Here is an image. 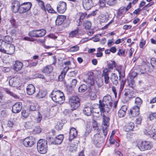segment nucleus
I'll list each match as a JSON object with an SVG mask.
<instances>
[{
	"mask_svg": "<svg viewBox=\"0 0 156 156\" xmlns=\"http://www.w3.org/2000/svg\"><path fill=\"white\" fill-rule=\"evenodd\" d=\"M133 92L130 89H125L124 95L126 98H131L134 97L133 95Z\"/></svg>",
	"mask_w": 156,
	"mask_h": 156,
	"instance_id": "nucleus-30",
	"label": "nucleus"
},
{
	"mask_svg": "<svg viewBox=\"0 0 156 156\" xmlns=\"http://www.w3.org/2000/svg\"><path fill=\"white\" fill-rule=\"evenodd\" d=\"M99 5L101 7H104L105 5V0H100Z\"/></svg>",
	"mask_w": 156,
	"mask_h": 156,
	"instance_id": "nucleus-61",
	"label": "nucleus"
},
{
	"mask_svg": "<svg viewBox=\"0 0 156 156\" xmlns=\"http://www.w3.org/2000/svg\"><path fill=\"white\" fill-rule=\"evenodd\" d=\"M109 118L103 114L102 126L103 133L105 136H106L107 134L108 127L109 126Z\"/></svg>",
	"mask_w": 156,
	"mask_h": 156,
	"instance_id": "nucleus-4",
	"label": "nucleus"
},
{
	"mask_svg": "<svg viewBox=\"0 0 156 156\" xmlns=\"http://www.w3.org/2000/svg\"><path fill=\"white\" fill-rule=\"evenodd\" d=\"M22 116L25 118L27 117L29 115L28 110L23 109L21 112Z\"/></svg>",
	"mask_w": 156,
	"mask_h": 156,
	"instance_id": "nucleus-51",
	"label": "nucleus"
},
{
	"mask_svg": "<svg viewBox=\"0 0 156 156\" xmlns=\"http://www.w3.org/2000/svg\"><path fill=\"white\" fill-rule=\"evenodd\" d=\"M69 103L72 111H74L76 109L80 104L79 98L76 96L70 97L69 99Z\"/></svg>",
	"mask_w": 156,
	"mask_h": 156,
	"instance_id": "nucleus-3",
	"label": "nucleus"
},
{
	"mask_svg": "<svg viewBox=\"0 0 156 156\" xmlns=\"http://www.w3.org/2000/svg\"><path fill=\"white\" fill-rule=\"evenodd\" d=\"M78 15L79 17L80 22H81L87 16V14L86 12H79Z\"/></svg>",
	"mask_w": 156,
	"mask_h": 156,
	"instance_id": "nucleus-46",
	"label": "nucleus"
},
{
	"mask_svg": "<svg viewBox=\"0 0 156 156\" xmlns=\"http://www.w3.org/2000/svg\"><path fill=\"white\" fill-rule=\"evenodd\" d=\"M92 109L91 104L90 103H87L85 105L83 109V113L87 116H90L91 115Z\"/></svg>",
	"mask_w": 156,
	"mask_h": 156,
	"instance_id": "nucleus-15",
	"label": "nucleus"
},
{
	"mask_svg": "<svg viewBox=\"0 0 156 156\" xmlns=\"http://www.w3.org/2000/svg\"><path fill=\"white\" fill-rule=\"evenodd\" d=\"M69 69V67H65L62 70L61 74L58 76V78L59 81H62L64 79L66 73Z\"/></svg>",
	"mask_w": 156,
	"mask_h": 156,
	"instance_id": "nucleus-29",
	"label": "nucleus"
},
{
	"mask_svg": "<svg viewBox=\"0 0 156 156\" xmlns=\"http://www.w3.org/2000/svg\"><path fill=\"white\" fill-rule=\"evenodd\" d=\"M128 83L129 86L132 88H133L135 87V82L134 80H133V79H130V80L128 79Z\"/></svg>",
	"mask_w": 156,
	"mask_h": 156,
	"instance_id": "nucleus-50",
	"label": "nucleus"
},
{
	"mask_svg": "<svg viewBox=\"0 0 156 156\" xmlns=\"http://www.w3.org/2000/svg\"><path fill=\"white\" fill-rule=\"evenodd\" d=\"M5 53L8 54H13L15 51V47L12 44L7 43H5Z\"/></svg>",
	"mask_w": 156,
	"mask_h": 156,
	"instance_id": "nucleus-13",
	"label": "nucleus"
},
{
	"mask_svg": "<svg viewBox=\"0 0 156 156\" xmlns=\"http://www.w3.org/2000/svg\"><path fill=\"white\" fill-rule=\"evenodd\" d=\"M142 103V101L140 98L137 97L136 98L135 103L136 105L135 106L138 107L140 108Z\"/></svg>",
	"mask_w": 156,
	"mask_h": 156,
	"instance_id": "nucleus-43",
	"label": "nucleus"
},
{
	"mask_svg": "<svg viewBox=\"0 0 156 156\" xmlns=\"http://www.w3.org/2000/svg\"><path fill=\"white\" fill-rule=\"evenodd\" d=\"M64 139L63 135L60 134L56 136L54 139V141H52V143L55 144H60L62 142Z\"/></svg>",
	"mask_w": 156,
	"mask_h": 156,
	"instance_id": "nucleus-27",
	"label": "nucleus"
},
{
	"mask_svg": "<svg viewBox=\"0 0 156 156\" xmlns=\"http://www.w3.org/2000/svg\"><path fill=\"white\" fill-rule=\"evenodd\" d=\"M51 95L52 100L56 103L61 104L64 101L65 97L64 94L60 90L53 91Z\"/></svg>",
	"mask_w": 156,
	"mask_h": 156,
	"instance_id": "nucleus-1",
	"label": "nucleus"
},
{
	"mask_svg": "<svg viewBox=\"0 0 156 156\" xmlns=\"http://www.w3.org/2000/svg\"><path fill=\"white\" fill-rule=\"evenodd\" d=\"M87 87L86 85L83 84L79 87L78 91L80 92H84L87 90Z\"/></svg>",
	"mask_w": 156,
	"mask_h": 156,
	"instance_id": "nucleus-44",
	"label": "nucleus"
},
{
	"mask_svg": "<svg viewBox=\"0 0 156 156\" xmlns=\"http://www.w3.org/2000/svg\"><path fill=\"white\" fill-rule=\"evenodd\" d=\"M137 73L136 72L131 70L129 74V76L130 79H133L137 75Z\"/></svg>",
	"mask_w": 156,
	"mask_h": 156,
	"instance_id": "nucleus-54",
	"label": "nucleus"
},
{
	"mask_svg": "<svg viewBox=\"0 0 156 156\" xmlns=\"http://www.w3.org/2000/svg\"><path fill=\"white\" fill-rule=\"evenodd\" d=\"M77 71L74 70L68 73V75L69 77H73L75 76L77 74Z\"/></svg>",
	"mask_w": 156,
	"mask_h": 156,
	"instance_id": "nucleus-56",
	"label": "nucleus"
},
{
	"mask_svg": "<svg viewBox=\"0 0 156 156\" xmlns=\"http://www.w3.org/2000/svg\"><path fill=\"white\" fill-rule=\"evenodd\" d=\"M66 16H58L55 20V24L56 25H61L66 19Z\"/></svg>",
	"mask_w": 156,
	"mask_h": 156,
	"instance_id": "nucleus-26",
	"label": "nucleus"
},
{
	"mask_svg": "<svg viewBox=\"0 0 156 156\" xmlns=\"http://www.w3.org/2000/svg\"><path fill=\"white\" fill-rule=\"evenodd\" d=\"M32 6V4L30 2H26L21 4L19 13L21 14L27 12L30 9Z\"/></svg>",
	"mask_w": 156,
	"mask_h": 156,
	"instance_id": "nucleus-9",
	"label": "nucleus"
},
{
	"mask_svg": "<svg viewBox=\"0 0 156 156\" xmlns=\"http://www.w3.org/2000/svg\"><path fill=\"white\" fill-rule=\"evenodd\" d=\"M112 101L111 96L109 94H107L104 97L102 102L111 106Z\"/></svg>",
	"mask_w": 156,
	"mask_h": 156,
	"instance_id": "nucleus-28",
	"label": "nucleus"
},
{
	"mask_svg": "<svg viewBox=\"0 0 156 156\" xmlns=\"http://www.w3.org/2000/svg\"><path fill=\"white\" fill-rule=\"evenodd\" d=\"M35 139L32 136L27 137L23 141V145L27 147H30L35 143Z\"/></svg>",
	"mask_w": 156,
	"mask_h": 156,
	"instance_id": "nucleus-11",
	"label": "nucleus"
},
{
	"mask_svg": "<svg viewBox=\"0 0 156 156\" xmlns=\"http://www.w3.org/2000/svg\"><path fill=\"white\" fill-rule=\"evenodd\" d=\"M138 1V0H134L133 1L130 2L126 7H121L117 12V15L119 16H121L125 14L128 10L131 8V4L134 5Z\"/></svg>",
	"mask_w": 156,
	"mask_h": 156,
	"instance_id": "nucleus-6",
	"label": "nucleus"
},
{
	"mask_svg": "<svg viewBox=\"0 0 156 156\" xmlns=\"http://www.w3.org/2000/svg\"><path fill=\"white\" fill-rule=\"evenodd\" d=\"M119 79L118 76L115 73H112L110 77V80L112 84L116 85L119 83Z\"/></svg>",
	"mask_w": 156,
	"mask_h": 156,
	"instance_id": "nucleus-23",
	"label": "nucleus"
},
{
	"mask_svg": "<svg viewBox=\"0 0 156 156\" xmlns=\"http://www.w3.org/2000/svg\"><path fill=\"white\" fill-rule=\"evenodd\" d=\"M63 124L62 123H60V122H58L57 125L55 126V129L58 130H61L63 127Z\"/></svg>",
	"mask_w": 156,
	"mask_h": 156,
	"instance_id": "nucleus-57",
	"label": "nucleus"
},
{
	"mask_svg": "<svg viewBox=\"0 0 156 156\" xmlns=\"http://www.w3.org/2000/svg\"><path fill=\"white\" fill-rule=\"evenodd\" d=\"M151 63L152 67L154 69L156 68V58H151Z\"/></svg>",
	"mask_w": 156,
	"mask_h": 156,
	"instance_id": "nucleus-55",
	"label": "nucleus"
},
{
	"mask_svg": "<svg viewBox=\"0 0 156 156\" xmlns=\"http://www.w3.org/2000/svg\"><path fill=\"white\" fill-rule=\"evenodd\" d=\"M85 82L88 85L89 89L92 88L93 86H94V85L95 83V80L93 73H90V75H88Z\"/></svg>",
	"mask_w": 156,
	"mask_h": 156,
	"instance_id": "nucleus-10",
	"label": "nucleus"
},
{
	"mask_svg": "<svg viewBox=\"0 0 156 156\" xmlns=\"http://www.w3.org/2000/svg\"><path fill=\"white\" fill-rule=\"evenodd\" d=\"M69 83L66 84V82H64V83L65 85H66L69 87L73 88H75L77 83V80L76 79H73L71 80H69Z\"/></svg>",
	"mask_w": 156,
	"mask_h": 156,
	"instance_id": "nucleus-34",
	"label": "nucleus"
},
{
	"mask_svg": "<svg viewBox=\"0 0 156 156\" xmlns=\"http://www.w3.org/2000/svg\"><path fill=\"white\" fill-rule=\"evenodd\" d=\"M20 5V2L17 0L14 1L12 3L11 9L14 13L19 12Z\"/></svg>",
	"mask_w": 156,
	"mask_h": 156,
	"instance_id": "nucleus-18",
	"label": "nucleus"
},
{
	"mask_svg": "<svg viewBox=\"0 0 156 156\" xmlns=\"http://www.w3.org/2000/svg\"><path fill=\"white\" fill-rule=\"evenodd\" d=\"M5 43H7L2 40H0V51L4 53H5Z\"/></svg>",
	"mask_w": 156,
	"mask_h": 156,
	"instance_id": "nucleus-41",
	"label": "nucleus"
},
{
	"mask_svg": "<svg viewBox=\"0 0 156 156\" xmlns=\"http://www.w3.org/2000/svg\"><path fill=\"white\" fill-rule=\"evenodd\" d=\"M89 91L90 99L92 100H95L97 97L96 93L98 92V90L96 89L94 86H93L92 88L89 89Z\"/></svg>",
	"mask_w": 156,
	"mask_h": 156,
	"instance_id": "nucleus-19",
	"label": "nucleus"
},
{
	"mask_svg": "<svg viewBox=\"0 0 156 156\" xmlns=\"http://www.w3.org/2000/svg\"><path fill=\"white\" fill-rule=\"evenodd\" d=\"M37 148L39 152L44 154L47 151V142L46 140L43 139H40L37 142Z\"/></svg>",
	"mask_w": 156,
	"mask_h": 156,
	"instance_id": "nucleus-2",
	"label": "nucleus"
},
{
	"mask_svg": "<svg viewBox=\"0 0 156 156\" xmlns=\"http://www.w3.org/2000/svg\"><path fill=\"white\" fill-rule=\"evenodd\" d=\"M145 44V41L144 39H142L140 44V48H143Z\"/></svg>",
	"mask_w": 156,
	"mask_h": 156,
	"instance_id": "nucleus-63",
	"label": "nucleus"
},
{
	"mask_svg": "<svg viewBox=\"0 0 156 156\" xmlns=\"http://www.w3.org/2000/svg\"><path fill=\"white\" fill-rule=\"evenodd\" d=\"M46 33V30L42 29L33 30L30 32L28 34L30 37H39L44 36Z\"/></svg>",
	"mask_w": 156,
	"mask_h": 156,
	"instance_id": "nucleus-5",
	"label": "nucleus"
},
{
	"mask_svg": "<svg viewBox=\"0 0 156 156\" xmlns=\"http://www.w3.org/2000/svg\"><path fill=\"white\" fill-rule=\"evenodd\" d=\"M26 61L28 62L27 66L30 68L36 66L38 64V61H33L32 60H26Z\"/></svg>",
	"mask_w": 156,
	"mask_h": 156,
	"instance_id": "nucleus-37",
	"label": "nucleus"
},
{
	"mask_svg": "<svg viewBox=\"0 0 156 156\" xmlns=\"http://www.w3.org/2000/svg\"><path fill=\"white\" fill-rule=\"evenodd\" d=\"M153 146L152 142L150 141H143L140 144L138 145V148L142 151L150 150L152 148Z\"/></svg>",
	"mask_w": 156,
	"mask_h": 156,
	"instance_id": "nucleus-7",
	"label": "nucleus"
},
{
	"mask_svg": "<svg viewBox=\"0 0 156 156\" xmlns=\"http://www.w3.org/2000/svg\"><path fill=\"white\" fill-rule=\"evenodd\" d=\"M9 84L10 86L12 87H17L19 84V79L17 77H12L9 80Z\"/></svg>",
	"mask_w": 156,
	"mask_h": 156,
	"instance_id": "nucleus-22",
	"label": "nucleus"
},
{
	"mask_svg": "<svg viewBox=\"0 0 156 156\" xmlns=\"http://www.w3.org/2000/svg\"><path fill=\"white\" fill-rule=\"evenodd\" d=\"M4 90V91L7 94L14 97L15 98H18V96L13 92L11 91L9 89L5 88Z\"/></svg>",
	"mask_w": 156,
	"mask_h": 156,
	"instance_id": "nucleus-39",
	"label": "nucleus"
},
{
	"mask_svg": "<svg viewBox=\"0 0 156 156\" xmlns=\"http://www.w3.org/2000/svg\"><path fill=\"white\" fill-rule=\"evenodd\" d=\"M41 131V129L39 126H36L32 131V133L34 134L40 133Z\"/></svg>",
	"mask_w": 156,
	"mask_h": 156,
	"instance_id": "nucleus-47",
	"label": "nucleus"
},
{
	"mask_svg": "<svg viewBox=\"0 0 156 156\" xmlns=\"http://www.w3.org/2000/svg\"><path fill=\"white\" fill-rule=\"evenodd\" d=\"M143 132L144 134L147 136H150L153 134V131L149 128L144 129L143 130Z\"/></svg>",
	"mask_w": 156,
	"mask_h": 156,
	"instance_id": "nucleus-45",
	"label": "nucleus"
},
{
	"mask_svg": "<svg viewBox=\"0 0 156 156\" xmlns=\"http://www.w3.org/2000/svg\"><path fill=\"white\" fill-rule=\"evenodd\" d=\"M134 127V123L131 122L126 124L125 126L124 129L126 131L129 132L132 130Z\"/></svg>",
	"mask_w": 156,
	"mask_h": 156,
	"instance_id": "nucleus-33",
	"label": "nucleus"
},
{
	"mask_svg": "<svg viewBox=\"0 0 156 156\" xmlns=\"http://www.w3.org/2000/svg\"><path fill=\"white\" fill-rule=\"evenodd\" d=\"M79 47L76 45L71 47L69 50V51L70 52L76 51L79 50Z\"/></svg>",
	"mask_w": 156,
	"mask_h": 156,
	"instance_id": "nucleus-53",
	"label": "nucleus"
},
{
	"mask_svg": "<svg viewBox=\"0 0 156 156\" xmlns=\"http://www.w3.org/2000/svg\"><path fill=\"white\" fill-rule=\"evenodd\" d=\"M77 135V131L74 128L72 127L70 129L69 133V140L71 141L74 138H75Z\"/></svg>",
	"mask_w": 156,
	"mask_h": 156,
	"instance_id": "nucleus-21",
	"label": "nucleus"
},
{
	"mask_svg": "<svg viewBox=\"0 0 156 156\" xmlns=\"http://www.w3.org/2000/svg\"><path fill=\"white\" fill-rule=\"evenodd\" d=\"M140 114V108L134 106L131 108L129 112V115L133 117H135Z\"/></svg>",
	"mask_w": 156,
	"mask_h": 156,
	"instance_id": "nucleus-17",
	"label": "nucleus"
},
{
	"mask_svg": "<svg viewBox=\"0 0 156 156\" xmlns=\"http://www.w3.org/2000/svg\"><path fill=\"white\" fill-rule=\"evenodd\" d=\"M116 67L115 70L119 73V77L120 78L121 76L124 77L125 76V72L123 71V73H122V66H118Z\"/></svg>",
	"mask_w": 156,
	"mask_h": 156,
	"instance_id": "nucleus-35",
	"label": "nucleus"
},
{
	"mask_svg": "<svg viewBox=\"0 0 156 156\" xmlns=\"http://www.w3.org/2000/svg\"><path fill=\"white\" fill-rule=\"evenodd\" d=\"M23 66L22 62L18 61H16L14 64L13 68L14 70L18 71L20 70Z\"/></svg>",
	"mask_w": 156,
	"mask_h": 156,
	"instance_id": "nucleus-32",
	"label": "nucleus"
},
{
	"mask_svg": "<svg viewBox=\"0 0 156 156\" xmlns=\"http://www.w3.org/2000/svg\"><path fill=\"white\" fill-rule=\"evenodd\" d=\"M82 3L83 8L87 10L90 9L94 5L92 0H83Z\"/></svg>",
	"mask_w": 156,
	"mask_h": 156,
	"instance_id": "nucleus-16",
	"label": "nucleus"
},
{
	"mask_svg": "<svg viewBox=\"0 0 156 156\" xmlns=\"http://www.w3.org/2000/svg\"><path fill=\"white\" fill-rule=\"evenodd\" d=\"M46 10H47L49 13H53L54 10L51 8V5L49 4H47L45 7Z\"/></svg>",
	"mask_w": 156,
	"mask_h": 156,
	"instance_id": "nucleus-48",
	"label": "nucleus"
},
{
	"mask_svg": "<svg viewBox=\"0 0 156 156\" xmlns=\"http://www.w3.org/2000/svg\"><path fill=\"white\" fill-rule=\"evenodd\" d=\"M107 5L109 6L115 5L116 3V0H106Z\"/></svg>",
	"mask_w": 156,
	"mask_h": 156,
	"instance_id": "nucleus-52",
	"label": "nucleus"
},
{
	"mask_svg": "<svg viewBox=\"0 0 156 156\" xmlns=\"http://www.w3.org/2000/svg\"><path fill=\"white\" fill-rule=\"evenodd\" d=\"M46 95V92L43 90L40 91L36 95L37 98L40 99L44 97Z\"/></svg>",
	"mask_w": 156,
	"mask_h": 156,
	"instance_id": "nucleus-40",
	"label": "nucleus"
},
{
	"mask_svg": "<svg viewBox=\"0 0 156 156\" xmlns=\"http://www.w3.org/2000/svg\"><path fill=\"white\" fill-rule=\"evenodd\" d=\"M67 9L66 2L62 1L58 2L57 7V12L60 13H63L66 11Z\"/></svg>",
	"mask_w": 156,
	"mask_h": 156,
	"instance_id": "nucleus-12",
	"label": "nucleus"
},
{
	"mask_svg": "<svg viewBox=\"0 0 156 156\" xmlns=\"http://www.w3.org/2000/svg\"><path fill=\"white\" fill-rule=\"evenodd\" d=\"M53 70V67L51 66L48 65L44 67L42 69L41 72L46 74H48L51 73Z\"/></svg>",
	"mask_w": 156,
	"mask_h": 156,
	"instance_id": "nucleus-31",
	"label": "nucleus"
},
{
	"mask_svg": "<svg viewBox=\"0 0 156 156\" xmlns=\"http://www.w3.org/2000/svg\"><path fill=\"white\" fill-rule=\"evenodd\" d=\"M80 31V29L79 28L77 27L76 30L72 31L69 33V37H73L76 36L78 35Z\"/></svg>",
	"mask_w": 156,
	"mask_h": 156,
	"instance_id": "nucleus-36",
	"label": "nucleus"
},
{
	"mask_svg": "<svg viewBox=\"0 0 156 156\" xmlns=\"http://www.w3.org/2000/svg\"><path fill=\"white\" fill-rule=\"evenodd\" d=\"M15 124V122L13 121V120L12 119L8 121V125L9 127H12Z\"/></svg>",
	"mask_w": 156,
	"mask_h": 156,
	"instance_id": "nucleus-62",
	"label": "nucleus"
},
{
	"mask_svg": "<svg viewBox=\"0 0 156 156\" xmlns=\"http://www.w3.org/2000/svg\"><path fill=\"white\" fill-rule=\"evenodd\" d=\"M40 8L44 11L46 12V9L44 5V3L43 1L41 0H35Z\"/></svg>",
	"mask_w": 156,
	"mask_h": 156,
	"instance_id": "nucleus-38",
	"label": "nucleus"
},
{
	"mask_svg": "<svg viewBox=\"0 0 156 156\" xmlns=\"http://www.w3.org/2000/svg\"><path fill=\"white\" fill-rule=\"evenodd\" d=\"M100 21L101 22L105 23L108 20L105 16H101L100 17Z\"/></svg>",
	"mask_w": 156,
	"mask_h": 156,
	"instance_id": "nucleus-60",
	"label": "nucleus"
},
{
	"mask_svg": "<svg viewBox=\"0 0 156 156\" xmlns=\"http://www.w3.org/2000/svg\"><path fill=\"white\" fill-rule=\"evenodd\" d=\"M108 66L109 69H113L114 67H116V64L115 61H111L108 64Z\"/></svg>",
	"mask_w": 156,
	"mask_h": 156,
	"instance_id": "nucleus-49",
	"label": "nucleus"
},
{
	"mask_svg": "<svg viewBox=\"0 0 156 156\" xmlns=\"http://www.w3.org/2000/svg\"><path fill=\"white\" fill-rule=\"evenodd\" d=\"M99 108L101 113H108L110 111V108L109 107L111 106L110 105L102 102L101 100L99 101Z\"/></svg>",
	"mask_w": 156,
	"mask_h": 156,
	"instance_id": "nucleus-14",
	"label": "nucleus"
},
{
	"mask_svg": "<svg viewBox=\"0 0 156 156\" xmlns=\"http://www.w3.org/2000/svg\"><path fill=\"white\" fill-rule=\"evenodd\" d=\"M127 109V106L124 105L122 106L118 112V115L119 117H122L126 115V111Z\"/></svg>",
	"mask_w": 156,
	"mask_h": 156,
	"instance_id": "nucleus-24",
	"label": "nucleus"
},
{
	"mask_svg": "<svg viewBox=\"0 0 156 156\" xmlns=\"http://www.w3.org/2000/svg\"><path fill=\"white\" fill-rule=\"evenodd\" d=\"M125 53V50L124 49L119 48L117 53V55L119 56L123 55Z\"/></svg>",
	"mask_w": 156,
	"mask_h": 156,
	"instance_id": "nucleus-59",
	"label": "nucleus"
},
{
	"mask_svg": "<svg viewBox=\"0 0 156 156\" xmlns=\"http://www.w3.org/2000/svg\"><path fill=\"white\" fill-rule=\"evenodd\" d=\"M92 139L94 144L98 147L101 146L104 142L103 138L99 134L94 135Z\"/></svg>",
	"mask_w": 156,
	"mask_h": 156,
	"instance_id": "nucleus-8",
	"label": "nucleus"
},
{
	"mask_svg": "<svg viewBox=\"0 0 156 156\" xmlns=\"http://www.w3.org/2000/svg\"><path fill=\"white\" fill-rule=\"evenodd\" d=\"M27 93L29 95H32L35 91L34 86L32 84H30L28 85L26 88Z\"/></svg>",
	"mask_w": 156,
	"mask_h": 156,
	"instance_id": "nucleus-25",
	"label": "nucleus"
},
{
	"mask_svg": "<svg viewBox=\"0 0 156 156\" xmlns=\"http://www.w3.org/2000/svg\"><path fill=\"white\" fill-rule=\"evenodd\" d=\"M109 72L108 69H105L103 71L102 76L104 77L109 76Z\"/></svg>",
	"mask_w": 156,
	"mask_h": 156,
	"instance_id": "nucleus-58",
	"label": "nucleus"
},
{
	"mask_svg": "<svg viewBox=\"0 0 156 156\" xmlns=\"http://www.w3.org/2000/svg\"><path fill=\"white\" fill-rule=\"evenodd\" d=\"M22 108V105L21 103L20 102L16 103L12 107V112L15 113H18L21 111Z\"/></svg>",
	"mask_w": 156,
	"mask_h": 156,
	"instance_id": "nucleus-20",
	"label": "nucleus"
},
{
	"mask_svg": "<svg viewBox=\"0 0 156 156\" xmlns=\"http://www.w3.org/2000/svg\"><path fill=\"white\" fill-rule=\"evenodd\" d=\"M83 26L86 29H90L91 26V23L89 21H85L84 22Z\"/></svg>",
	"mask_w": 156,
	"mask_h": 156,
	"instance_id": "nucleus-42",
	"label": "nucleus"
},
{
	"mask_svg": "<svg viewBox=\"0 0 156 156\" xmlns=\"http://www.w3.org/2000/svg\"><path fill=\"white\" fill-rule=\"evenodd\" d=\"M91 129L90 128H87L86 129V132L83 135V136L84 137H86L88 134L91 132Z\"/></svg>",
	"mask_w": 156,
	"mask_h": 156,
	"instance_id": "nucleus-64",
	"label": "nucleus"
}]
</instances>
